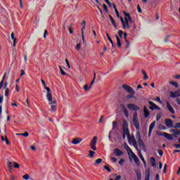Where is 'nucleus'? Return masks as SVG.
Segmentation results:
<instances>
[{
	"instance_id": "obj_42",
	"label": "nucleus",
	"mask_w": 180,
	"mask_h": 180,
	"mask_svg": "<svg viewBox=\"0 0 180 180\" xmlns=\"http://www.w3.org/2000/svg\"><path fill=\"white\" fill-rule=\"evenodd\" d=\"M22 178L25 180H28V179H30V176L29 174H25L24 176H22Z\"/></svg>"
},
{
	"instance_id": "obj_28",
	"label": "nucleus",
	"mask_w": 180,
	"mask_h": 180,
	"mask_svg": "<svg viewBox=\"0 0 180 180\" xmlns=\"http://www.w3.org/2000/svg\"><path fill=\"white\" fill-rule=\"evenodd\" d=\"M135 174L138 180H141V172L140 170H135Z\"/></svg>"
},
{
	"instance_id": "obj_26",
	"label": "nucleus",
	"mask_w": 180,
	"mask_h": 180,
	"mask_svg": "<svg viewBox=\"0 0 180 180\" xmlns=\"http://www.w3.org/2000/svg\"><path fill=\"white\" fill-rule=\"evenodd\" d=\"M1 141H6V144H7V146H9L11 144V143L9 142V139H8V137L6 136H1Z\"/></svg>"
},
{
	"instance_id": "obj_3",
	"label": "nucleus",
	"mask_w": 180,
	"mask_h": 180,
	"mask_svg": "<svg viewBox=\"0 0 180 180\" xmlns=\"http://www.w3.org/2000/svg\"><path fill=\"white\" fill-rule=\"evenodd\" d=\"M165 122L168 129H172V127L176 129H180V122H176L175 126H174V122L171 119H165Z\"/></svg>"
},
{
	"instance_id": "obj_15",
	"label": "nucleus",
	"mask_w": 180,
	"mask_h": 180,
	"mask_svg": "<svg viewBox=\"0 0 180 180\" xmlns=\"http://www.w3.org/2000/svg\"><path fill=\"white\" fill-rule=\"evenodd\" d=\"M154 127H155V121H153L149 126L148 137L151 136V133L153 132Z\"/></svg>"
},
{
	"instance_id": "obj_52",
	"label": "nucleus",
	"mask_w": 180,
	"mask_h": 180,
	"mask_svg": "<svg viewBox=\"0 0 180 180\" xmlns=\"http://www.w3.org/2000/svg\"><path fill=\"white\" fill-rule=\"evenodd\" d=\"M167 164L165 165L164 168H163V174H167Z\"/></svg>"
},
{
	"instance_id": "obj_19",
	"label": "nucleus",
	"mask_w": 180,
	"mask_h": 180,
	"mask_svg": "<svg viewBox=\"0 0 180 180\" xmlns=\"http://www.w3.org/2000/svg\"><path fill=\"white\" fill-rule=\"evenodd\" d=\"M122 110L124 115L126 116V117H129V111L127 110V108H126V105L122 106Z\"/></svg>"
},
{
	"instance_id": "obj_5",
	"label": "nucleus",
	"mask_w": 180,
	"mask_h": 180,
	"mask_svg": "<svg viewBox=\"0 0 180 180\" xmlns=\"http://www.w3.org/2000/svg\"><path fill=\"white\" fill-rule=\"evenodd\" d=\"M136 139H138V144L139 147L143 150L146 151V145H144V142L141 139V135H140V132H137L136 135Z\"/></svg>"
},
{
	"instance_id": "obj_48",
	"label": "nucleus",
	"mask_w": 180,
	"mask_h": 180,
	"mask_svg": "<svg viewBox=\"0 0 180 180\" xmlns=\"http://www.w3.org/2000/svg\"><path fill=\"white\" fill-rule=\"evenodd\" d=\"M134 147L137 151H139V146H137V142L134 141Z\"/></svg>"
},
{
	"instance_id": "obj_41",
	"label": "nucleus",
	"mask_w": 180,
	"mask_h": 180,
	"mask_svg": "<svg viewBox=\"0 0 180 180\" xmlns=\"http://www.w3.org/2000/svg\"><path fill=\"white\" fill-rule=\"evenodd\" d=\"M117 126V122L116 121L112 122V130H115L116 129V127Z\"/></svg>"
},
{
	"instance_id": "obj_14",
	"label": "nucleus",
	"mask_w": 180,
	"mask_h": 180,
	"mask_svg": "<svg viewBox=\"0 0 180 180\" xmlns=\"http://www.w3.org/2000/svg\"><path fill=\"white\" fill-rule=\"evenodd\" d=\"M135 164H136V165H140V159H139V158H137V155H136V154H134V153H132V154H131Z\"/></svg>"
},
{
	"instance_id": "obj_6",
	"label": "nucleus",
	"mask_w": 180,
	"mask_h": 180,
	"mask_svg": "<svg viewBox=\"0 0 180 180\" xmlns=\"http://www.w3.org/2000/svg\"><path fill=\"white\" fill-rule=\"evenodd\" d=\"M120 19L121 20V22L122 23L123 29H130V25H129V20L127 19V18H124V20L123 17H120Z\"/></svg>"
},
{
	"instance_id": "obj_58",
	"label": "nucleus",
	"mask_w": 180,
	"mask_h": 180,
	"mask_svg": "<svg viewBox=\"0 0 180 180\" xmlns=\"http://www.w3.org/2000/svg\"><path fill=\"white\" fill-rule=\"evenodd\" d=\"M137 11L139 13H141V8L140 7V5L138 4L137 6Z\"/></svg>"
},
{
	"instance_id": "obj_27",
	"label": "nucleus",
	"mask_w": 180,
	"mask_h": 180,
	"mask_svg": "<svg viewBox=\"0 0 180 180\" xmlns=\"http://www.w3.org/2000/svg\"><path fill=\"white\" fill-rule=\"evenodd\" d=\"M95 79H96V73L95 72H94V78L90 84L89 89L92 88V85H94V84H95Z\"/></svg>"
},
{
	"instance_id": "obj_60",
	"label": "nucleus",
	"mask_w": 180,
	"mask_h": 180,
	"mask_svg": "<svg viewBox=\"0 0 180 180\" xmlns=\"http://www.w3.org/2000/svg\"><path fill=\"white\" fill-rule=\"evenodd\" d=\"M173 146L175 147L176 148H180V144L178 143L174 144Z\"/></svg>"
},
{
	"instance_id": "obj_46",
	"label": "nucleus",
	"mask_w": 180,
	"mask_h": 180,
	"mask_svg": "<svg viewBox=\"0 0 180 180\" xmlns=\"http://www.w3.org/2000/svg\"><path fill=\"white\" fill-rule=\"evenodd\" d=\"M5 96H9V88L6 89Z\"/></svg>"
},
{
	"instance_id": "obj_13",
	"label": "nucleus",
	"mask_w": 180,
	"mask_h": 180,
	"mask_svg": "<svg viewBox=\"0 0 180 180\" xmlns=\"http://www.w3.org/2000/svg\"><path fill=\"white\" fill-rule=\"evenodd\" d=\"M180 96V89L176 91H170V98H178Z\"/></svg>"
},
{
	"instance_id": "obj_38",
	"label": "nucleus",
	"mask_w": 180,
	"mask_h": 180,
	"mask_svg": "<svg viewBox=\"0 0 180 180\" xmlns=\"http://www.w3.org/2000/svg\"><path fill=\"white\" fill-rule=\"evenodd\" d=\"M89 157L91 158H94V155H95V152L94 150H89Z\"/></svg>"
},
{
	"instance_id": "obj_63",
	"label": "nucleus",
	"mask_w": 180,
	"mask_h": 180,
	"mask_svg": "<svg viewBox=\"0 0 180 180\" xmlns=\"http://www.w3.org/2000/svg\"><path fill=\"white\" fill-rule=\"evenodd\" d=\"M30 148H31V150H32V151H36V146H30Z\"/></svg>"
},
{
	"instance_id": "obj_51",
	"label": "nucleus",
	"mask_w": 180,
	"mask_h": 180,
	"mask_svg": "<svg viewBox=\"0 0 180 180\" xmlns=\"http://www.w3.org/2000/svg\"><path fill=\"white\" fill-rule=\"evenodd\" d=\"M13 165V163L12 162H8V163H7L8 168H12Z\"/></svg>"
},
{
	"instance_id": "obj_40",
	"label": "nucleus",
	"mask_w": 180,
	"mask_h": 180,
	"mask_svg": "<svg viewBox=\"0 0 180 180\" xmlns=\"http://www.w3.org/2000/svg\"><path fill=\"white\" fill-rule=\"evenodd\" d=\"M59 69H60V74H62V75H67V73L65 72H64V70H63L61 66L59 67Z\"/></svg>"
},
{
	"instance_id": "obj_10",
	"label": "nucleus",
	"mask_w": 180,
	"mask_h": 180,
	"mask_svg": "<svg viewBox=\"0 0 180 180\" xmlns=\"http://www.w3.org/2000/svg\"><path fill=\"white\" fill-rule=\"evenodd\" d=\"M166 106L171 115H175V110H174V108L172 107V105H171L169 101H166Z\"/></svg>"
},
{
	"instance_id": "obj_35",
	"label": "nucleus",
	"mask_w": 180,
	"mask_h": 180,
	"mask_svg": "<svg viewBox=\"0 0 180 180\" xmlns=\"http://www.w3.org/2000/svg\"><path fill=\"white\" fill-rule=\"evenodd\" d=\"M106 36L108 39V41H110V43L112 44V47H115V44H113V41L112 40V38H110V37L109 36V34H106Z\"/></svg>"
},
{
	"instance_id": "obj_18",
	"label": "nucleus",
	"mask_w": 180,
	"mask_h": 180,
	"mask_svg": "<svg viewBox=\"0 0 180 180\" xmlns=\"http://www.w3.org/2000/svg\"><path fill=\"white\" fill-rule=\"evenodd\" d=\"M163 137H165V139H167V140H174L172 134H169L167 132L163 133Z\"/></svg>"
},
{
	"instance_id": "obj_4",
	"label": "nucleus",
	"mask_w": 180,
	"mask_h": 180,
	"mask_svg": "<svg viewBox=\"0 0 180 180\" xmlns=\"http://www.w3.org/2000/svg\"><path fill=\"white\" fill-rule=\"evenodd\" d=\"M132 123L136 130H140V122H139V117L137 116V112H134Z\"/></svg>"
},
{
	"instance_id": "obj_11",
	"label": "nucleus",
	"mask_w": 180,
	"mask_h": 180,
	"mask_svg": "<svg viewBox=\"0 0 180 180\" xmlns=\"http://www.w3.org/2000/svg\"><path fill=\"white\" fill-rule=\"evenodd\" d=\"M127 108L128 109H129V110H136V111L140 110V107L133 103L128 104Z\"/></svg>"
},
{
	"instance_id": "obj_39",
	"label": "nucleus",
	"mask_w": 180,
	"mask_h": 180,
	"mask_svg": "<svg viewBox=\"0 0 180 180\" xmlns=\"http://www.w3.org/2000/svg\"><path fill=\"white\" fill-rule=\"evenodd\" d=\"M68 30H69L70 34H72L74 33V31L72 30V25H69Z\"/></svg>"
},
{
	"instance_id": "obj_21",
	"label": "nucleus",
	"mask_w": 180,
	"mask_h": 180,
	"mask_svg": "<svg viewBox=\"0 0 180 180\" xmlns=\"http://www.w3.org/2000/svg\"><path fill=\"white\" fill-rule=\"evenodd\" d=\"M81 141H82V139H81V138H75V139H72V144H79V143H81Z\"/></svg>"
},
{
	"instance_id": "obj_64",
	"label": "nucleus",
	"mask_w": 180,
	"mask_h": 180,
	"mask_svg": "<svg viewBox=\"0 0 180 180\" xmlns=\"http://www.w3.org/2000/svg\"><path fill=\"white\" fill-rule=\"evenodd\" d=\"M176 102L178 103V105H180V98H177L176 99Z\"/></svg>"
},
{
	"instance_id": "obj_24",
	"label": "nucleus",
	"mask_w": 180,
	"mask_h": 180,
	"mask_svg": "<svg viewBox=\"0 0 180 180\" xmlns=\"http://www.w3.org/2000/svg\"><path fill=\"white\" fill-rule=\"evenodd\" d=\"M143 114L145 117H148L150 116V112H148V110H147V107H143Z\"/></svg>"
},
{
	"instance_id": "obj_22",
	"label": "nucleus",
	"mask_w": 180,
	"mask_h": 180,
	"mask_svg": "<svg viewBox=\"0 0 180 180\" xmlns=\"http://www.w3.org/2000/svg\"><path fill=\"white\" fill-rule=\"evenodd\" d=\"M150 169H146L145 172V179L144 180H150Z\"/></svg>"
},
{
	"instance_id": "obj_50",
	"label": "nucleus",
	"mask_w": 180,
	"mask_h": 180,
	"mask_svg": "<svg viewBox=\"0 0 180 180\" xmlns=\"http://www.w3.org/2000/svg\"><path fill=\"white\" fill-rule=\"evenodd\" d=\"M118 35L120 37H123V31L122 30H119L118 31Z\"/></svg>"
},
{
	"instance_id": "obj_55",
	"label": "nucleus",
	"mask_w": 180,
	"mask_h": 180,
	"mask_svg": "<svg viewBox=\"0 0 180 180\" xmlns=\"http://www.w3.org/2000/svg\"><path fill=\"white\" fill-rule=\"evenodd\" d=\"M123 162H124V159H120L118 164H120V165H123Z\"/></svg>"
},
{
	"instance_id": "obj_1",
	"label": "nucleus",
	"mask_w": 180,
	"mask_h": 180,
	"mask_svg": "<svg viewBox=\"0 0 180 180\" xmlns=\"http://www.w3.org/2000/svg\"><path fill=\"white\" fill-rule=\"evenodd\" d=\"M45 89L47 91L46 98L49 102V105H51V112H56L57 110V100L53 101V95L51 94L50 87L46 86Z\"/></svg>"
},
{
	"instance_id": "obj_57",
	"label": "nucleus",
	"mask_w": 180,
	"mask_h": 180,
	"mask_svg": "<svg viewBox=\"0 0 180 180\" xmlns=\"http://www.w3.org/2000/svg\"><path fill=\"white\" fill-rule=\"evenodd\" d=\"M65 63H66L68 68H71V66L70 65V62L68 61V59H65Z\"/></svg>"
},
{
	"instance_id": "obj_16",
	"label": "nucleus",
	"mask_w": 180,
	"mask_h": 180,
	"mask_svg": "<svg viewBox=\"0 0 180 180\" xmlns=\"http://www.w3.org/2000/svg\"><path fill=\"white\" fill-rule=\"evenodd\" d=\"M139 158H141V161L143 162L145 168H147V162H146V160L144 159L143 154H141V150L139 151Z\"/></svg>"
},
{
	"instance_id": "obj_59",
	"label": "nucleus",
	"mask_w": 180,
	"mask_h": 180,
	"mask_svg": "<svg viewBox=\"0 0 180 180\" xmlns=\"http://www.w3.org/2000/svg\"><path fill=\"white\" fill-rule=\"evenodd\" d=\"M4 79H2L0 82V89H2V86H4Z\"/></svg>"
},
{
	"instance_id": "obj_47",
	"label": "nucleus",
	"mask_w": 180,
	"mask_h": 180,
	"mask_svg": "<svg viewBox=\"0 0 180 180\" xmlns=\"http://www.w3.org/2000/svg\"><path fill=\"white\" fill-rule=\"evenodd\" d=\"M103 8L104 11H105V12L108 13V6H106V4H103Z\"/></svg>"
},
{
	"instance_id": "obj_56",
	"label": "nucleus",
	"mask_w": 180,
	"mask_h": 180,
	"mask_svg": "<svg viewBox=\"0 0 180 180\" xmlns=\"http://www.w3.org/2000/svg\"><path fill=\"white\" fill-rule=\"evenodd\" d=\"M158 154L159 155H162L164 154V152L162 151V150H158Z\"/></svg>"
},
{
	"instance_id": "obj_33",
	"label": "nucleus",
	"mask_w": 180,
	"mask_h": 180,
	"mask_svg": "<svg viewBox=\"0 0 180 180\" xmlns=\"http://www.w3.org/2000/svg\"><path fill=\"white\" fill-rule=\"evenodd\" d=\"M112 6L115 11V13L117 15V18H120V14H119V11H117V8H116V5L115 4H112Z\"/></svg>"
},
{
	"instance_id": "obj_54",
	"label": "nucleus",
	"mask_w": 180,
	"mask_h": 180,
	"mask_svg": "<svg viewBox=\"0 0 180 180\" xmlns=\"http://www.w3.org/2000/svg\"><path fill=\"white\" fill-rule=\"evenodd\" d=\"M47 34H49V31H47V30H45L44 33V39H46V36H47Z\"/></svg>"
},
{
	"instance_id": "obj_44",
	"label": "nucleus",
	"mask_w": 180,
	"mask_h": 180,
	"mask_svg": "<svg viewBox=\"0 0 180 180\" xmlns=\"http://www.w3.org/2000/svg\"><path fill=\"white\" fill-rule=\"evenodd\" d=\"M84 89L85 92H87V91H88L89 89H91V88L89 89V86H88V84H85V85L84 86Z\"/></svg>"
},
{
	"instance_id": "obj_17",
	"label": "nucleus",
	"mask_w": 180,
	"mask_h": 180,
	"mask_svg": "<svg viewBox=\"0 0 180 180\" xmlns=\"http://www.w3.org/2000/svg\"><path fill=\"white\" fill-rule=\"evenodd\" d=\"M124 148L127 151V153L129 155L133 154V150L130 149V147H129V145H127V143H124Z\"/></svg>"
},
{
	"instance_id": "obj_7",
	"label": "nucleus",
	"mask_w": 180,
	"mask_h": 180,
	"mask_svg": "<svg viewBox=\"0 0 180 180\" xmlns=\"http://www.w3.org/2000/svg\"><path fill=\"white\" fill-rule=\"evenodd\" d=\"M98 143V137L94 136L90 143V147L94 151H96V144Z\"/></svg>"
},
{
	"instance_id": "obj_29",
	"label": "nucleus",
	"mask_w": 180,
	"mask_h": 180,
	"mask_svg": "<svg viewBox=\"0 0 180 180\" xmlns=\"http://www.w3.org/2000/svg\"><path fill=\"white\" fill-rule=\"evenodd\" d=\"M128 141L129 144H131L132 143L133 145H134V142L137 143V141H136V138H134V136H133L132 137L130 136V139L129 140H128Z\"/></svg>"
},
{
	"instance_id": "obj_23",
	"label": "nucleus",
	"mask_w": 180,
	"mask_h": 180,
	"mask_svg": "<svg viewBox=\"0 0 180 180\" xmlns=\"http://www.w3.org/2000/svg\"><path fill=\"white\" fill-rule=\"evenodd\" d=\"M150 160L152 167H153V168H155V167H157V162L155 161V158L154 157H151Z\"/></svg>"
},
{
	"instance_id": "obj_36",
	"label": "nucleus",
	"mask_w": 180,
	"mask_h": 180,
	"mask_svg": "<svg viewBox=\"0 0 180 180\" xmlns=\"http://www.w3.org/2000/svg\"><path fill=\"white\" fill-rule=\"evenodd\" d=\"M99 164H102V158L96 160L94 165H98Z\"/></svg>"
},
{
	"instance_id": "obj_2",
	"label": "nucleus",
	"mask_w": 180,
	"mask_h": 180,
	"mask_svg": "<svg viewBox=\"0 0 180 180\" xmlns=\"http://www.w3.org/2000/svg\"><path fill=\"white\" fill-rule=\"evenodd\" d=\"M122 131L123 134H125L128 140H130V131L129 130V124L127 120L122 121Z\"/></svg>"
},
{
	"instance_id": "obj_37",
	"label": "nucleus",
	"mask_w": 180,
	"mask_h": 180,
	"mask_svg": "<svg viewBox=\"0 0 180 180\" xmlns=\"http://www.w3.org/2000/svg\"><path fill=\"white\" fill-rule=\"evenodd\" d=\"M142 74H143V79H148V76L147 75V73L145 70H142Z\"/></svg>"
},
{
	"instance_id": "obj_8",
	"label": "nucleus",
	"mask_w": 180,
	"mask_h": 180,
	"mask_svg": "<svg viewBox=\"0 0 180 180\" xmlns=\"http://www.w3.org/2000/svg\"><path fill=\"white\" fill-rule=\"evenodd\" d=\"M122 88L129 94H131L132 95H134V94H136V92L134 91V89L127 84H123Z\"/></svg>"
},
{
	"instance_id": "obj_49",
	"label": "nucleus",
	"mask_w": 180,
	"mask_h": 180,
	"mask_svg": "<svg viewBox=\"0 0 180 180\" xmlns=\"http://www.w3.org/2000/svg\"><path fill=\"white\" fill-rule=\"evenodd\" d=\"M14 168H20V165L18 162H13Z\"/></svg>"
},
{
	"instance_id": "obj_31",
	"label": "nucleus",
	"mask_w": 180,
	"mask_h": 180,
	"mask_svg": "<svg viewBox=\"0 0 180 180\" xmlns=\"http://www.w3.org/2000/svg\"><path fill=\"white\" fill-rule=\"evenodd\" d=\"M11 39L12 40H13V47H15L16 46V38H15V33L12 32L11 33Z\"/></svg>"
},
{
	"instance_id": "obj_20",
	"label": "nucleus",
	"mask_w": 180,
	"mask_h": 180,
	"mask_svg": "<svg viewBox=\"0 0 180 180\" xmlns=\"http://www.w3.org/2000/svg\"><path fill=\"white\" fill-rule=\"evenodd\" d=\"M81 25H83L82 28V40L84 41V30H85V27H86V22L84 20Z\"/></svg>"
},
{
	"instance_id": "obj_61",
	"label": "nucleus",
	"mask_w": 180,
	"mask_h": 180,
	"mask_svg": "<svg viewBox=\"0 0 180 180\" xmlns=\"http://www.w3.org/2000/svg\"><path fill=\"white\" fill-rule=\"evenodd\" d=\"M76 49H77L78 51L79 50H81V44H78L76 46Z\"/></svg>"
},
{
	"instance_id": "obj_34",
	"label": "nucleus",
	"mask_w": 180,
	"mask_h": 180,
	"mask_svg": "<svg viewBox=\"0 0 180 180\" xmlns=\"http://www.w3.org/2000/svg\"><path fill=\"white\" fill-rule=\"evenodd\" d=\"M169 84H170L171 85H173L174 86H175V88H178V86H179V84H178V82H176L170 81L169 82Z\"/></svg>"
},
{
	"instance_id": "obj_12",
	"label": "nucleus",
	"mask_w": 180,
	"mask_h": 180,
	"mask_svg": "<svg viewBox=\"0 0 180 180\" xmlns=\"http://www.w3.org/2000/svg\"><path fill=\"white\" fill-rule=\"evenodd\" d=\"M114 154L115 157H120V155H123V154H124V152L120 150L119 148H115L114 149Z\"/></svg>"
},
{
	"instance_id": "obj_45",
	"label": "nucleus",
	"mask_w": 180,
	"mask_h": 180,
	"mask_svg": "<svg viewBox=\"0 0 180 180\" xmlns=\"http://www.w3.org/2000/svg\"><path fill=\"white\" fill-rule=\"evenodd\" d=\"M20 136H23L24 137H29V132L25 131L23 134H21Z\"/></svg>"
},
{
	"instance_id": "obj_62",
	"label": "nucleus",
	"mask_w": 180,
	"mask_h": 180,
	"mask_svg": "<svg viewBox=\"0 0 180 180\" xmlns=\"http://www.w3.org/2000/svg\"><path fill=\"white\" fill-rule=\"evenodd\" d=\"M122 179V176L120 175H118L115 177V180H121Z\"/></svg>"
},
{
	"instance_id": "obj_9",
	"label": "nucleus",
	"mask_w": 180,
	"mask_h": 180,
	"mask_svg": "<svg viewBox=\"0 0 180 180\" xmlns=\"http://www.w3.org/2000/svg\"><path fill=\"white\" fill-rule=\"evenodd\" d=\"M148 103L149 105H150V106L149 107V109L150 110H154V109H155L156 110H161V108H160L158 105L154 103V102L148 101Z\"/></svg>"
},
{
	"instance_id": "obj_25",
	"label": "nucleus",
	"mask_w": 180,
	"mask_h": 180,
	"mask_svg": "<svg viewBox=\"0 0 180 180\" xmlns=\"http://www.w3.org/2000/svg\"><path fill=\"white\" fill-rule=\"evenodd\" d=\"M109 18H110V22H111L112 25L116 29L117 27V25H116V22L115 21V19H113V17H112V15H109Z\"/></svg>"
},
{
	"instance_id": "obj_43",
	"label": "nucleus",
	"mask_w": 180,
	"mask_h": 180,
	"mask_svg": "<svg viewBox=\"0 0 180 180\" xmlns=\"http://www.w3.org/2000/svg\"><path fill=\"white\" fill-rule=\"evenodd\" d=\"M103 168H104V169H106V170L108 171V172H112V169H110L109 168V167H108L107 165H105V166L103 167Z\"/></svg>"
},
{
	"instance_id": "obj_53",
	"label": "nucleus",
	"mask_w": 180,
	"mask_h": 180,
	"mask_svg": "<svg viewBox=\"0 0 180 180\" xmlns=\"http://www.w3.org/2000/svg\"><path fill=\"white\" fill-rule=\"evenodd\" d=\"M125 18H129V17H130V14L129 13H126V12H123Z\"/></svg>"
},
{
	"instance_id": "obj_30",
	"label": "nucleus",
	"mask_w": 180,
	"mask_h": 180,
	"mask_svg": "<svg viewBox=\"0 0 180 180\" xmlns=\"http://www.w3.org/2000/svg\"><path fill=\"white\" fill-rule=\"evenodd\" d=\"M115 37L117 39V46L120 49V47H122V42H120V38H119L117 35H116Z\"/></svg>"
},
{
	"instance_id": "obj_32",
	"label": "nucleus",
	"mask_w": 180,
	"mask_h": 180,
	"mask_svg": "<svg viewBox=\"0 0 180 180\" xmlns=\"http://www.w3.org/2000/svg\"><path fill=\"white\" fill-rule=\"evenodd\" d=\"M179 136H180V129L177 130L176 129V131H174V134H172V137H178Z\"/></svg>"
}]
</instances>
